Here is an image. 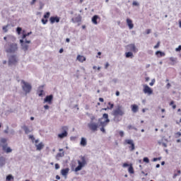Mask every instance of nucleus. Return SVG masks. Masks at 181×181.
Wrapping results in <instances>:
<instances>
[{
  "mask_svg": "<svg viewBox=\"0 0 181 181\" xmlns=\"http://www.w3.org/2000/svg\"><path fill=\"white\" fill-rule=\"evenodd\" d=\"M4 50L6 53H8V54H15V53L19 50V47L16 42H7L4 45Z\"/></svg>",
  "mask_w": 181,
  "mask_h": 181,
  "instance_id": "nucleus-1",
  "label": "nucleus"
},
{
  "mask_svg": "<svg viewBox=\"0 0 181 181\" xmlns=\"http://www.w3.org/2000/svg\"><path fill=\"white\" fill-rule=\"evenodd\" d=\"M112 115H113V117H123V115H125V111L124 110L122 105H118L117 108L112 111Z\"/></svg>",
  "mask_w": 181,
  "mask_h": 181,
  "instance_id": "nucleus-2",
  "label": "nucleus"
},
{
  "mask_svg": "<svg viewBox=\"0 0 181 181\" xmlns=\"http://www.w3.org/2000/svg\"><path fill=\"white\" fill-rule=\"evenodd\" d=\"M81 160H78V166L75 168V172H80L87 165L85 156H81Z\"/></svg>",
  "mask_w": 181,
  "mask_h": 181,
  "instance_id": "nucleus-3",
  "label": "nucleus"
},
{
  "mask_svg": "<svg viewBox=\"0 0 181 181\" xmlns=\"http://www.w3.org/2000/svg\"><path fill=\"white\" fill-rule=\"evenodd\" d=\"M22 90L25 94H29L32 91V85L30 83L25 81L24 80L21 81Z\"/></svg>",
  "mask_w": 181,
  "mask_h": 181,
  "instance_id": "nucleus-4",
  "label": "nucleus"
},
{
  "mask_svg": "<svg viewBox=\"0 0 181 181\" xmlns=\"http://www.w3.org/2000/svg\"><path fill=\"white\" fill-rule=\"evenodd\" d=\"M18 59L16 54H13L9 57L8 58V66H16V64L18 63Z\"/></svg>",
  "mask_w": 181,
  "mask_h": 181,
  "instance_id": "nucleus-5",
  "label": "nucleus"
},
{
  "mask_svg": "<svg viewBox=\"0 0 181 181\" xmlns=\"http://www.w3.org/2000/svg\"><path fill=\"white\" fill-rule=\"evenodd\" d=\"M98 124L94 122H90L88 124V128H89V129H90V131H93V132H95V131H97V129H98Z\"/></svg>",
  "mask_w": 181,
  "mask_h": 181,
  "instance_id": "nucleus-6",
  "label": "nucleus"
},
{
  "mask_svg": "<svg viewBox=\"0 0 181 181\" xmlns=\"http://www.w3.org/2000/svg\"><path fill=\"white\" fill-rule=\"evenodd\" d=\"M124 144H127V145H130V146H129V151L131 152H133V151H135V143H134V140L126 139L124 141Z\"/></svg>",
  "mask_w": 181,
  "mask_h": 181,
  "instance_id": "nucleus-7",
  "label": "nucleus"
},
{
  "mask_svg": "<svg viewBox=\"0 0 181 181\" xmlns=\"http://www.w3.org/2000/svg\"><path fill=\"white\" fill-rule=\"evenodd\" d=\"M144 89L143 91L144 94H148V95H151L153 93V90L148 85H143Z\"/></svg>",
  "mask_w": 181,
  "mask_h": 181,
  "instance_id": "nucleus-8",
  "label": "nucleus"
},
{
  "mask_svg": "<svg viewBox=\"0 0 181 181\" xmlns=\"http://www.w3.org/2000/svg\"><path fill=\"white\" fill-rule=\"evenodd\" d=\"M20 45L21 46V49L23 50V52H26L29 50V45L25 42V40H20Z\"/></svg>",
  "mask_w": 181,
  "mask_h": 181,
  "instance_id": "nucleus-9",
  "label": "nucleus"
},
{
  "mask_svg": "<svg viewBox=\"0 0 181 181\" xmlns=\"http://www.w3.org/2000/svg\"><path fill=\"white\" fill-rule=\"evenodd\" d=\"M101 21V18L98 15H94L91 18V22L93 25H98L100 21Z\"/></svg>",
  "mask_w": 181,
  "mask_h": 181,
  "instance_id": "nucleus-10",
  "label": "nucleus"
},
{
  "mask_svg": "<svg viewBox=\"0 0 181 181\" xmlns=\"http://www.w3.org/2000/svg\"><path fill=\"white\" fill-rule=\"evenodd\" d=\"M49 22L51 25H53V23H59L60 22V17L55 16H51L49 18Z\"/></svg>",
  "mask_w": 181,
  "mask_h": 181,
  "instance_id": "nucleus-11",
  "label": "nucleus"
},
{
  "mask_svg": "<svg viewBox=\"0 0 181 181\" xmlns=\"http://www.w3.org/2000/svg\"><path fill=\"white\" fill-rule=\"evenodd\" d=\"M66 127H63L62 129H66ZM69 133H67V131L64 130L61 134H58V138H59L60 139H63V138H66V136H67Z\"/></svg>",
  "mask_w": 181,
  "mask_h": 181,
  "instance_id": "nucleus-12",
  "label": "nucleus"
},
{
  "mask_svg": "<svg viewBox=\"0 0 181 181\" xmlns=\"http://www.w3.org/2000/svg\"><path fill=\"white\" fill-rule=\"evenodd\" d=\"M127 47H129V50H130V52H134V53H138V48H136L135 44H130L127 45Z\"/></svg>",
  "mask_w": 181,
  "mask_h": 181,
  "instance_id": "nucleus-13",
  "label": "nucleus"
},
{
  "mask_svg": "<svg viewBox=\"0 0 181 181\" xmlns=\"http://www.w3.org/2000/svg\"><path fill=\"white\" fill-rule=\"evenodd\" d=\"M52 102H53V95H47L44 98V103L52 104Z\"/></svg>",
  "mask_w": 181,
  "mask_h": 181,
  "instance_id": "nucleus-14",
  "label": "nucleus"
},
{
  "mask_svg": "<svg viewBox=\"0 0 181 181\" xmlns=\"http://www.w3.org/2000/svg\"><path fill=\"white\" fill-rule=\"evenodd\" d=\"M2 149L6 152V153H11V152H12V148H11V147H8V144H4L2 146Z\"/></svg>",
  "mask_w": 181,
  "mask_h": 181,
  "instance_id": "nucleus-15",
  "label": "nucleus"
},
{
  "mask_svg": "<svg viewBox=\"0 0 181 181\" xmlns=\"http://www.w3.org/2000/svg\"><path fill=\"white\" fill-rule=\"evenodd\" d=\"M6 165V158L3 156H0V168H4Z\"/></svg>",
  "mask_w": 181,
  "mask_h": 181,
  "instance_id": "nucleus-16",
  "label": "nucleus"
},
{
  "mask_svg": "<svg viewBox=\"0 0 181 181\" xmlns=\"http://www.w3.org/2000/svg\"><path fill=\"white\" fill-rule=\"evenodd\" d=\"M21 128L23 129L25 135H28V134H30V132H32V130H30L29 127L26 126V124L23 125Z\"/></svg>",
  "mask_w": 181,
  "mask_h": 181,
  "instance_id": "nucleus-17",
  "label": "nucleus"
},
{
  "mask_svg": "<svg viewBox=\"0 0 181 181\" xmlns=\"http://www.w3.org/2000/svg\"><path fill=\"white\" fill-rule=\"evenodd\" d=\"M126 21L127 26H129V29H134V23H132V20H131V18H127Z\"/></svg>",
  "mask_w": 181,
  "mask_h": 181,
  "instance_id": "nucleus-18",
  "label": "nucleus"
},
{
  "mask_svg": "<svg viewBox=\"0 0 181 181\" xmlns=\"http://www.w3.org/2000/svg\"><path fill=\"white\" fill-rule=\"evenodd\" d=\"M102 119H103V118L98 119L99 127H107V124H108V122H105V120L104 122H103V121H101Z\"/></svg>",
  "mask_w": 181,
  "mask_h": 181,
  "instance_id": "nucleus-19",
  "label": "nucleus"
},
{
  "mask_svg": "<svg viewBox=\"0 0 181 181\" xmlns=\"http://www.w3.org/2000/svg\"><path fill=\"white\" fill-rule=\"evenodd\" d=\"M43 88H44L43 86H40L38 88L37 93L39 97H42V95H43V93H45V90H43Z\"/></svg>",
  "mask_w": 181,
  "mask_h": 181,
  "instance_id": "nucleus-20",
  "label": "nucleus"
},
{
  "mask_svg": "<svg viewBox=\"0 0 181 181\" xmlns=\"http://www.w3.org/2000/svg\"><path fill=\"white\" fill-rule=\"evenodd\" d=\"M35 147L37 148V151H42L43 148H45V144H43V142H40L38 144H35Z\"/></svg>",
  "mask_w": 181,
  "mask_h": 181,
  "instance_id": "nucleus-21",
  "label": "nucleus"
},
{
  "mask_svg": "<svg viewBox=\"0 0 181 181\" xmlns=\"http://www.w3.org/2000/svg\"><path fill=\"white\" fill-rule=\"evenodd\" d=\"M69 170H70V169L69 168H66L65 169H62L61 170V173L62 175V176H65V179L67 177V174L69 173Z\"/></svg>",
  "mask_w": 181,
  "mask_h": 181,
  "instance_id": "nucleus-22",
  "label": "nucleus"
},
{
  "mask_svg": "<svg viewBox=\"0 0 181 181\" xmlns=\"http://www.w3.org/2000/svg\"><path fill=\"white\" fill-rule=\"evenodd\" d=\"M80 145L81 146H87V139L85 137H81Z\"/></svg>",
  "mask_w": 181,
  "mask_h": 181,
  "instance_id": "nucleus-23",
  "label": "nucleus"
},
{
  "mask_svg": "<svg viewBox=\"0 0 181 181\" xmlns=\"http://www.w3.org/2000/svg\"><path fill=\"white\" fill-rule=\"evenodd\" d=\"M132 111V112L136 113L138 112V110H139V107H138V105H131Z\"/></svg>",
  "mask_w": 181,
  "mask_h": 181,
  "instance_id": "nucleus-24",
  "label": "nucleus"
},
{
  "mask_svg": "<svg viewBox=\"0 0 181 181\" xmlns=\"http://www.w3.org/2000/svg\"><path fill=\"white\" fill-rule=\"evenodd\" d=\"M156 56H157V57H164V56H166V54L161 51H156Z\"/></svg>",
  "mask_w": 181,
  "mask_h": 181,
  "instance_id": "nucleus-25",
  "label": "nucleus"
},
{
  "mask_svg": "<svg viewBox=\"0 0 181 181\" xmlns=\"http://www.w3.org/2000/svg\"><path fill=\"white\" fill-rule=\"evenodd\" d=\"M125 56L127 59H134V54L132 53V52H126Z\"/></svg>",
  "mask_w": 181,
  "mask_h": 181,
  "instance_id": "nucleus-26",
  "label": "nucleus"
},
{
  "mask_svg": "<svg viewBox=\"0 0 181 181\" xmlns=\"http://www.w3.org/2000/svg\"><path fill=\"white\" fill-rule=\"evenodd\" d=\"M64 156V151L62 153H58L56 156L57 160H60V158H63Z\"/></svg>",
  "mask_w": 181,
  "mask_h": 181,
  "instance_id": "nucleus-27",
  "label": "nucleus"
},
{
  "mask_svg": "<svg viewBox=\"0 0 181 181\" xmlns=\"http://www.w3.org/2000/svg\"><path fill=\"white\" fill-rule=\"evenodd\" d=\"M77 60H78V62H81V63H83V62H86V57L84 56L78 55Z\"/></svg>",
  "mask_w": 181,
  "mask_h": 181,
  "instance_id": "nucleus-28",
  "label": "nucleus"
},
{
  "mask_svg": "<svg viewBox=\"0 0 181 181\" xmlns=\"http://www.w3.org/2000/svg\"><path fill=\"white\" fill-rule=\"evenodd\" d=\"M80 22H81V16L78 14V16L74 18V23H80Z\"/></svg>",
  "mask_w": 181,
  "mask_h": 181,
  "instance_id": "nucleus-29",
  "label": "nucleus"
},
{
  "mask_svg": "<svg viewBox=\"0 0 181 181\" xmlns=\"http://www.w3.org/2000/svg\"><path fill=\"white\" fill-rule=\"evenodd\" d=\"M128 172L131 175H134L135 173V171L134 170V167L132 166V165H129V167L128 168Z\"/></svg>",
  "mask_w": 181,
  "mask_h": 181,
  "instance_id": "nucleus-30",
  "label": "nucleus"
},
{
  "mask_svg": "<svg viewBox=\"0 0 181 181\" xmlns=\"http://www.w3.org/2000/svg\"><path fill=\"white\" fill-rule=\"evenodd\" d=\"M115 117L113 118V121L115 122H116V124H117V122H119L122 119V118H121V117H119V116H114Z\"/></svg>",
  "mask_w": 181,
  "mask_h": 181,
  "instance_id": "nucleus-31",
  "label": "nucleus"
},
{
  "mask_svg": "<svg viewBox=\"0 0 181 181\" xmlns=\"http://www.w3.org/2000/svg\"><path fill=\"white\" fill-rule=\"evenodd\" d=\"M103 118H104L105 120V122H110V119L108 118V114H107V113H104L103 115V117H102V119H103Z\"/></svg>",
  "mask_w": 181,
  "mask_h": 181,
  "instance_id": "nucleus-32",
  "label": "nucleus"
},
{
  "mask_svg": "<svg viewBox=\"0 0 181 181\" xmlns=\"http://www.w3.org/2000/svg\"><path fill=\"white\" fill-rule=\"evenodd\" d=\"M30 35H32V31L29 32L28 33H23V35H22V39L21 40H24V39H26V37L30 36Z\"/></svg>",
  "mask_w": 181,
  "mask_h": 181,
  "instance_id": "nucleus-33",
  "label": "nucleus"
},
{
  "mask_svg": "<svg viewBox=\"0 0 181 181\" xmlns=\"http://www.w3.org/2000/svg\"><path fill=\"white\" fill-rule=\"evenodd\" d=\"M43 18L45 19H49V18H50V12L47 11L46 12L44 16H43Z\"/></svg>",
  "mask_w": 181,
  "mask_h": 181,
  "instance_id": "nucleus-34",
  "label": "nucleus"
},
{
  "mask_svg": "<svg viewBox=\"0 0 181 181\" xmlns=\"http://www.w3.org/2000/svg\"><path fill=\"white\" fill-rule=\"evenodd\" d=\"M6 181L13 180V176L12 175H8L6 177Z\"/></svg>",
  "mask_w": 181,
  "mask_h": 181,
  "instance_id": "nucleus-35",
  "label": "nucleus"
},
{
  "mask_svg": "<svg viewBox=\"0 0 181 181\" xmlns=\"http://www.w3.org/2000/svg\"><path fill=\"white\" fill-rule=\"evenodd\" d=\"M41 22H42V25H46L47 23V22H49V20H47V18H42Z\"/></svg>",
  "mask_w": 181,
  "mask_h": 181,
  "instance_id": "nucleus-36",
  "label": "nucleus"
},
{
  "mask_svg": "<svg viewBox=\"0 0 181 181\" xmlns=\"http://www.w3.org/2000/svg\"><path fill=\"white\" fill-rule=\"evenodd\" d=\"M128 129H134V131H138V129H136V127L129 124L128 127H127Z\"/></svg>",
  "mask_w": 181,
  "mask_h": 181,
  "instance_id": "nucleus-37",
  "label": "nucleus"
},
{
  "mask_svg": "<svg viewBox=\"0 0 181 181\" xmlns=\"http://www.w3.org/2000/svg\"><path fill=\"white\" fill-rule=\"evenodd\" d=\"M16 32H17L18 35H21V33H22V28L18 27L16 28Z\"/></svg>",
  "mask_w": 181,
  "mask_h": 181,
  "instance_id": "nucleus-38",
  "label": "nucleus"
},
{
  "mask_svg": "<svg viewBox=\"0 0 181 181\" xmlns=\"http://www.w3.org/2000/svg\"><path fill=\"white\" fill-rule=\"evenodd\" d=\"M6 141H7L6 139H5V138L1 139V143L4 144V145H6V144H7Z\"/></svg>",
  "mask_w": 181,
  "mask_h": 181,
  "instance_id": "nucleus-39",
  "label": "nucleus"
},
{
  "mask_svg": "<svg viewBox=\"0 0 181 181\" xmlns=\"http://www.w3.org/2000/svg\"><path fill=\"white\" fill-rule=\"evenodd\" d=\"M143 162H145L146 163H149V158L148 157H144L143 159Z\"/></svg>",
  "mask_w": 181,
  "mask_h": 181,
  "instance_id": "nucleus-40",
  "label": "nucleus"
},
{
  "mask_svg": "<svg viewBox=\"0 0 181 181\" xmlns=\"http://www.w3.org/2000/svg\"><path fill=\"white\" fill-rule=\"evenodd\" d=\"M162 157H158L153 158V162H157V160H161Z\"/></svg>",
  "mask_w": 181,
  "mask_h": 181,
  "instance_id": "nucleus-41",
  "label": "nucleus"
},
{
  "mask_svg": "<svg viewBox=\"0 0 181 181\" xmlns=\"http://www.w3.org/2000/svg\"><path fill=\"white\" fill-rule=\"evenodd\" d=\"M43 6H45V4H43L42 1H40V11L43 9Z\"/></svg>",
  "mask_w": 181,
  "mask_h": 181,
  "instance_id": "nucleus-42",
  "label": "nucleus"
},
{
  "mask_svg": "<svg viewBox=\"0 0 181 181\" xmlns=\"http://www.w3.org/2000/svg\"><path fill=\"white\" fill-rule=\"evenodd\" d=\"M108 105H110V107H109L110 110H112V108H114V104L111 103V102L108 103Z\"/></svg>",
  "mask_w": 181,
  "mask_h": 181,
  "instance_id": "nucleus-43",
  "label": "nucleus"
},
{
  "mask_svg": "<svg viewBox=\"0 0 181 181\" xmlns=\"http://www.w3.org/2000/svg\"><path fill=\"white\" fill-rule=\"evenodd\" d=\"M9 26V25H5L3 27V30L6 33L8 32V27Z\"/></svg>",
  "mask_w": 181,
  "mask_h": 181,
  "instance_id": "nucleus-44",
  "label": "nucleus"
},
{
  "mask_svg": "<svg viewBox=\"0 0 181 181\" xmlns=\"http://www.w3.org/2000/svg\"><path fill=\"white\" fill-rule=\"evenodd\" d=\"M159 46H160V42H158L157 44L154 46V49H158Z\"/></svg>",
  "mask_w": 181,
  "mask_h": 181,
  "instance_id": "nucleus-45",
  "label": "nucleus"
},
{
  "mask_svg": "<svg viewBox=\"0 0 181 181\" xmlns=\"http://www.w3.org/2000/svg\"><path fill=\"white\" fill-rule=\"evenodd\" d=\"M132 5L134 6H139V3L138 1H133Z\"/></svg>",
  "mask_w": 181,
  "mask_h": 181,
  "instance_id": "nucleus-46",
  "label": "nucleus"
},
{
  "mask_svg": "<svg viewBox=\"0 0 181 181\" xmlns=\"http://www.w3.org/2000/svg\"><path fill=\"white\" fill-rule=\"evenodd\" d=\"M156 81L155 80V78L152 79L151 82L149 83V86H153V84H155Z\"/></svg>",
  "mask_w": 181,
  "mask_h": 181,
  "instance_id": "nucleus-47",
  "label": "nucleus"
},
{
  "mask_svg": "<svg viewBox=\"0 0 181 181\" xmlns=\"http://www.w3.org/2000/svg\"><path fill=\"white\" fill-rule=\"evenodd\" d=\"M29 139H31V141H33V142H35V136L33 135H30Z\"/></svg>",
  "mask_w": 181,
  "mask_h": 181,
  "instance_id": "nucleus-48",
  "label": "nucleus"
},
{
  "mask_svg": "<svg viewBox=\"0 0 181 181\" xmlns=\"http://www.w3.org/2000/svg\"><path fill=\"white\" fill-rule=\"evenodd\" d=\"M9 132V126H6V129L4 130V134H8Z\"/></svg>",
  "mask_w": 181,
  "mask_h": 181,
  "instance_id": "nucleus-49",
  "label": "nucleus"
},
{
  "mask_svg": "<svg viewBox=\"0 0 181 181\" xmlns=\"http://www.w3.org/2000/svg\"><path fill=\"white\" fill-rule=\"evenodd\" d=\"M119 135L122 138L124 135V131H120L119 132Z\"/></svg>",
  "mask_w": 181,
  "mask_h": 181,
  "instance_id": "nucleus-50",
  "label": "nucleus"
},
{
  "mask_svg": "<svg viewBox=\"0 0 181 181\" xmlns=\"http://www.w3.org/2000/svg\"><path fill=\"white\" fill-rule=\"evenodd\" d=\"M175 52H181V45H179L178 47L175 49Z\"/></svg>",
  "mask_w": 181,
  "mask_h": 181,
  "instance_id": "nucleus-51",
  "label": "nucleus"
},
{
  "mask_svg": "<svg viewBox=\"0 0 181 181\" xmlns=\"http://www.w3.org/2000/svg\"><path fill=\"white\" fill-rule=\"evenodd\" d=\"M170 87H172V85L170 83H168L166 85V88H168V90H169V88H170Z\"/></svg>",
  "mask_w": 181,
  "mask_h": 181,
  "instance_id": "nucleus-52",
  "label": "nucleus"
},
{
  "mask_svg": "<svg viewBox=\"0 0 181 181\" xmlns=\"http://www.w3.org/2000/svg\"><path fill=\"white\" fill-rule=\"evenodd\" d=\"M151 29H147V30H146V35H149V34L151 33Z\"/></svg>",
  "mask_w": 181,
  "mask_h": 181,
  "instance_id": "nucleus-53",
  "label": "nucleus"
},
{
  "mask_svg": "<svg viewBox=\"0 0 181 181\" xmlns=\"http://www.w3.org/2000/svg\"><path fill=\"white\" fill-rule=\"evenodd\" d=\"M128 166H129V164H128V163H124V164H123V168H128Z\"/></svg>",
  "mask_w": 181,
  "mask_h": 181,
  "instance_id": "nucleus-54",
  "label": "nucleus"
},
{
  "mask_svg": "<svg viewBox=\"0 0 181 181\" xmlns=\"http://www.w3.org/2000/svg\"><path fill=\"white\" fill-rule=\"evenodd\" d=\"M100 131H101L102 132H103V134H105V127H101Z\"/></svg>",
  "mask_w": 181,
  "mask_h": 181,
  "instance_id": "nucleus-55",
  "label": "nucleus"
},
{
  "mask_svg": "<svg viewBox=\"0 0 181 181\" xmlns=\"http://www.w3.org/2000/svg\"><path fill=\"white\" fill-rule=\"evenodd\" d=\"M55 169H56V170L60 169V165H59V163H56V164H55Z\"/></svg>",
  "mask_w": 181,
  "mask_h": 181,
  "instance_id": "nucleus-56",
  "label": "nucleus"
},
{
  "mask_svg": "<svg viewBox=\"0 0 181 181\" xmlns=\"http://www.w3.org/2000/svg\"><path fill=\"white\" fill-rule=\"evenodd\" d=\"M11 135H13L15 134V130L13 129L10 130Z\"/></svg>",
  "mask_w": 181,
  "mask_h": 181,
  "instance_id": "nucleus-57",
  "label": "nucleus"
},
{
  "mask_svg": "<svg viewBox=\"0 0 181 181\" xmlns=\"http://www.w3.org/2000/svg\"><path fill=\"white\" fill-rule=\"evenodd\" d=\"M44 108L45 110H49V108H50V106H49V105H44Z\"/></svg>",
  "mask_w": 181,
  "mask_h": 181,
  "instance_id": "nucleus-58",
  "label": "nucleus"
},
{
  "mask_svg": "<svg viewBox=\"0 0 181 181\" xmlns=\"http://www.w3.org/2000/svg\"><path fill=\"white\" fill-rule=\"evenodd\" d=\"M176 135H177V136H176V138H179L180 136H181V133H180V132H177L176 133Z\"/></svg>",
  "mask_w": 181,
  "mask_h": 181,
  "instance_id": "nucleus-59",
  "label": "nucleus"
},
{
  "mask_svg": "<svg viewBox=\"0 0 181 181\" xmlns=\"http://www.w3.org/2000/svg\"><path fill=\"white\" fill-rule=\"evenodd\" d=\"M94 119H95V117L93 116L90 117V122H94Z\"/></svg>",
  "mask_w": 181,
  "mask_h": 181,
  "instance_id": "nucleus-60",
  "label": "nucleus"
},
{
  "mask_svg": "<svg viewBox=\"0 0 181 181\" xmlns=\"http://www.w3.org/2000/svg\"><path fill=\"white\" fill-rule=\"evenodd\" d=\"M109 66H110V63L107 62L105 65V69H108Z\"/></svg>",
  "mask_w": 181,
  "mask_h": 181,
  "instance_id": "nucleus-61",
  "label": "nucleus"
},
{
  "mask_svg": "<svg viewBox=\"0 0 181 181\" xmlns=\"http://www.w3.org/2000/svg\"><path fill=\"white\" fill-rule=\"evenodd\" d=\"M24 43H25V45L27 43L29 44V43H31V41L30 40H25Z\"/></svg>",
  "mask_w": 181,
  "mask_h": 181,
  "instance_id": "nucleus-62",
  "label": "nucleus"
},
{
  "mask_svg": "<svg viewBox=\"0 0 181 181\" xmlns=\"http://www.w3.org/2000/svg\"><path fill=\"white\" fill-rule=\"evenodd\" d=\"M170 62H176V59L173 58V57H170Z\"/></svg>",
  "mask_w": 181,
  "mask_h": 181,
  "instance_id": "nucleus-63",
  "label": "nucleus"
},
{
  "mask_svg": "<svg viewBox=\"0 0 181 181\" xmlns=\"http://www.w3.org/2000/svg\"><path fill=\"white\" fill-rule=\"evenodd\" d=\"M148 54H153V50H148Z\"/></svg>",
  "mask_w": 181,
  "mask_h": 181,
  "instance_id": "nucleus-64",
  "label": "nucleus"
}]
</instances>
